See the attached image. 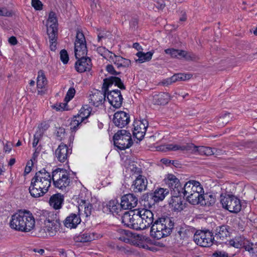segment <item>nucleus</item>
<instances>
[{
	"label": "nucleus",
	"instance_id": "nucleus-1",
	"mask_svg": "<svg viewBox=\"0 0 257 257\" xmlns=\"http://www.w3.org/2000/svg\"><path fill=\"white\" fill-rule=\"evenodd\" d=\"M138 213L141 218V229L144 230L151 225L150 234L152 237L160 239L169 236L172 233L175 224L173 218L162 216L155 219L152 211L145 208L138 210Z\"/></svg>",
	"mask_w": 257,
	"mask_h": 257
},
{
	"label": "nucleus",
	"instance_id": "nucleus-2",
	"mask_svg": "<svg viewBox=\"0 0 257 257\" xmlns=\"http://www.w3.org/2000/svg\"><path fill=\"white\" fill-rule=\"evenodd\" d=\"M87 51L85 36L83 33L78 31L75 41L74 52L77 59L75 64V68L79 73L89 71L91 69V60L86 57Z\"/></svg>",
	"mask_w": 257,
	"mask_h": 257
},
{
	"label": "nucleus",
	"instance_id": "nucleus-3",
	"mask_svg": "<svg viewBox=\"0 0 257 257\" xmlns=\"http://www.w3.org/2000/svg\"><path fill=\"white\" fill-rule=\"evenodd\" d=\"M52 176L45 169L36 173L32 178L29 191L31 195L34 198L43 196L51 186Z\"/></svg>",
	"mask_w": 257,
	"mask_h": 257
},
{
	"label": "nucleus",
	"instance_id": "nucleus-4",
	"mask_svg": "<svg viewBox=\"0 0 257 257\" xmlns=\"http://www.w3.org/2000/svg\"><path fill=\"white\" fill-rule=\"evenodd\" d=\"M10 226L18 231L28 232L34 228L35 219L30 211L20 210L12 216Z\"/></svg>",
	"mask_w": 257,
	"mask_h": 257
},
{
	"label": "nucleus",
	"instance_id": "nucleus-5",
	"mask_svg": "<svg viewBox=\"0 0 257 257\" xmlns=\"http://www.w3.org/2000/svg\"><path fill=\"white\" fill-rule=\"evenodd\" d=\"M52 178L54 186L61 190L66 191L71 182L66 170L59 168L52 172Z\"/></svg>",
	"mask_w": 257,
	"mask_h": 257
},
{
	"label": "nucleus",
	"instance_id": "nucleus-6",
	"mask_svg": "<svg viewBox=\"0 0 257 257\" xmlns=\"http://www.w3.org/2000/svg\"><path fill=\"white\" fill-rule=\"evenodd\" d=\"M114 146L120 150H124L129 148L133 144L131 135L125 130L117 131L113 137Z\"/></svg>",
	"mask_w": 257,
	"mask_h": 257
},
{
	"label": "nucleus",
	"instance_id": "nucleus-7",
	"mask_svg": "<svg viewBox=\"0 0 257 257\" xmlns=\"http://www.w3.org/2000/svg\"><path fill=\"white\" fill-rule=\"evenodd\" d=\"M140 216L137 210L125 212L121 216L122 223L125 226L136 230H142Z\"/></svg>",
	"mask_w": 257,
	"mask_h": 257
},
{
	"label": "nucleus",
	"instance_id": "nucleus-8",
	"mask_svg": "<svg viewBox=\"0 0 257 257\" xmlns=\"http://www.w3.org/2000/svg\"><path fill=\"white\" fill-rule=\"evenodd\" d=\"M204 192H197L195 194H191L185 196L188 201L193 204H200L202 205L210 206L214 203V199L211 195H206L203 194Z\"/></svg>",
	"mask_w": 257,
	"mask_h": 257
},
{
	"label": "nucleus",
	"instance_id": "nucleus-9",
	"mask_svg": "<svg viewBox=\"0 0 257 257\" xmlns=\"http://www.w3.org/2000/svg\"><path fill=\"white\" fill-rule=\"evenodd\" d=\"M220 201L223 207L230 212L237 213L241 209L240 200L234 195L224 196Z\"/></svg>",
	"mask_w": 257,
	"mask_h": 257
},
{
	"label": "nucleus",
	"instance_id": "nucleus-10",
	"mask_svg": "<svg viewBox=\"0 0 257 257\" xmlns=\"http://www.w3.org/2000/svg\"><path fill=\"white\" fill-rule=\"evenodd\" d=\"M193 239L197 244L202 247L210 246L214 242L212 233L209 231L197 230Z\"/></svg>",
	"mask_w": 257,
	"mask_h": 257
},
{
	"label": "nucleus",
	"instance_id": "nucleus-11",
	"mask_svg": "<svg viewBox=\"0 0 257 257\" xmlns=\"http://www.w3.org/2000/svg\"><path fill=\"white\" fill-rule=\"evenodd\" d=\"M148 125V121L145 119L135 120L134 122L133 136L138 140H142L146 134Z\"/></svg>",
	"mask_w": 257,
	"mask_h": 257
},
{
	"label": "nucleus",
	"instance_id": "nucleus-12",
	"mask_svg": "<svg viewBox=\"0 0 257 257\" xmlns=\"http://www.w3.org/2000/svg\"><path fill=\"white\" fill-rule=\"evenodd\" d=\"M169 193V190L167 189H164L163 188H158L153 193L150 194L148 195L147 199V200L145 201L148 202V205L149 207L155 204V202L162 201L165 198V196Z\"/></svg>",
	"mask_w": 257,
	"mask_h": 257
},
{
	"label": "nucleus",
	"instance_id": "nucleus-13",
	"mask_svg": "<svg viewBox=\"0 0 257 257\" xmlns=\"http://www.w3.org/2000/svg\"><path fill=\"white\" fill-rule=\"evenodd\" d=\"M165 52L173 58H184L187 61L194 60L195 59L194 54L183 50L169 48L166 49Z\"/></svg>",
	"mask_w": 257,
	"mask_h": 257
},
{
	"label": "nucleus",
	"instance_id": "nucleus-14",
	"mask_svg": "<svg viewBox=\"0 0 257 257\" xmlns=\"http://www.w3.org/2000/svg\"><path fill=\"white\" fill-rule=\"evenodd\" d=\"M106 93L108 101L113 107L116 108L121 107L123 97L119 90L115 89L109 92L108 90Z\"/></svg>",
	"mask_w": 257,
	"mask_h": 257
},
{
	"label": "nucleus",
	"instance_id": "nucleus-15",
	"mask_svg": "<svg viewBox=\"0 0 257 257\" xmlns=\"http://www.w3.org/2000/svg\"><path fill=\"white\" fill-rule=\"evenodd\" d=\"M197 192H204L203 189L199 182L191 180L184 185L181 193H182L185 196L188 194H195Z\"/></svg>",
	"mask_w": 257,
	"mask_h": 257
},
{
	"label": "nucleus",
	"instance_id": "nucleus-16",
	"mask_svg": "<svg viewBox=\"0 0 257 257\" xmlns=\"http://www.w3.org/2000/svg\"><path fill=\"white\" fill-rule=\"evenodd\" d=\"M112 121L116 126L124 127L130 121V115L123 111H117L113 115Z\"/></svg>",
	"mask_w": 257,
	"mask_h": 257
},
{
	"label": "nucleus",
	"instance_id": "nucleus-17",
	"mask_svg": "<svg viewBox=\"0 0 257 257\" xmlns=\"http://www.w3.org/2000/svg\"><path fill=\"white\" fill-rule=\"evenodd\" d=\"M229 227L227 225H221L216 227L213 238L214 242L221 243L227 240L229 236Z\"/></svg>",
	"mask_w": 257,
	"mask_h": 257
},
{
	"label": "nucleus",
	"instance_id": "nucleus-18",
	"mask_svg": "<svg viewBox=\"0 0 257 257\" xmlns=\"http://www.w3.org/2000/svg\"><path fill=\"white\" fill-rule=\"evenodd\" d=\"M165 183L173 190V194H180L182 191V187L180 184L179 180L173 174H168L164 179Z\"/></svg>",
	"mask_w": 257,
	"mask_h": 257
},
{
	"label": "nucleus",
	"instance_id": "nucleus-19",
	"mask_svg": "<svg viewBox=\"0 0 257 257\" xmlns=\"http://www.w3.org/2000/svg\"><path fill=\"white\" fill-rule=\"evenodd\" d=\"M71 153L72 150L69 149L66 145L61 143L55 151V158L58 162L64 163Z\"/></svg>",
	"mask_w": 257,
	"mask_h": 257
},
{
	"label": "nucleus",
	"instance_id": "nucleus-20",
	"mask_svg": "<svg viewBox=\"0 0 257 257\" xmlns=\"http://www.w3.org/2000/svg\"><path fill=\"white\" fill-rule=\"evenodd\" d=\"M138 198L133 194H127L121 197L120 206L123 209H132L138 204Z\"/></svg>",
	"mask_w": 257,
	"mask_h": 257
},
{
	"label": "nucleus",
	"instance_id": "nucleus-21",
	"mask_svg": "<svg viewBox=\"0 0 257 257\" xmlns=\"http://www.w3.org/2000/svg\"><path fill=\"white\" fill-rule=\"evenodd\" d=\"M60 227V223L57 220H50L47 219L44 221V227L43 233H45L50 236H53L56 234L59 230Z\"/></svg>",
	"mask_w": 257,
	"mask_h": 257
},
{
	"label": "nucleus",
	"instance_id": "nucleus-22",
	"mask_svg": "<svg viewBox=\"0 0 257 257\" xmlns=\"http://www.w3.org/2000/svg\"><path fill=\"white\" fill-rule=\"evenodd\" d=\"M181 194H173L169 201L170 207L174 211H181L185 207V203H183L184 198L181 197Z\"/></svg>",
	"mask_w": 257,
	"mask_h": 257
},
{
	"label": "nucleus",
	"instance_id": "nucleus-23",
	"mask_svg": "<svg viewBox=\"0 0 257 257\" xmlns=\"http://www.w3.org/2000/svg\"><path fill=\"white\" fill-rule=\"evenodd\" d=\"M107 52L110 54V55H108L110 61L112 62L118 69L128 67L131 65V61L129 59L124 58L120 56L116 55L109 51H107Z\"/></svg>",
	"mask_w": 257,
	"mask_h": 257
},
{
	"label": "nucleus",
	"instance_id": "nucleus-24",
	"mask_svg": "<svg viewBox=\"0 0 257 257\" xmlns=\"http://www.w3.org/2000/svg\"><path fill=\"white\" fill-rule=\"evenodd\" d=\"M148 181L146 178L139 175L133 182L131 189L135 193H141L146 190Z\"/></svg>",
	"mask_w": 257,
	"mask_h": 257
},
{
	"label": "nucleus",
	"instance_id": "nucleus-25",
	"mask_svg": "<svg viewBox=\"0 0 257 257\" xmlns=\"http://www.w3.org/2000/svg\"><path fill=\"white\" fill-rule=\"evenodd\" d=\"M104 92L96 91L89 96V103L96 107L102 104L105 100L107 90L103 89Z\"/></svg>",
	"mask_w": 257,
	"mask_h": 257
},
{
	"label": "nucleus",
	"instance_id": "nucleus-26",
	"mask_svg": "<svg viewBox=\"0 0 257 257\" xmlns=\"http://www.w3.org/2000/svg\"><path fill=\"white\" fill-rule=\"evenodd\" d=\"M114 84L122 90H125V87L120 78L116 76H111L103 80L102 89L108 91V87Z\"/></svg>",
	"mask_w": 257,
	"mask_h": 257
},
{
	"label": "nucleus",
	"instance_id": "nucleus-27",
	"mask_svg": "<svg viewBox=\"0 0 257 257\" xmlns=\"http://www.w3.org/2000/svg\"><path fill=\"white\" fill-rule=\"evenodd\" d=\"M47 33H58V21L56 14L50 12L47 22Z\"/></svg>",
	"mask_w": 257,
	"mask_h": 257
},
{
	"label": "nucleus",
	"instance_id": "nucleus-28",
	"mask_svg": "<svg viewBox=\"0 0 257 257\" xmlns=\"http://www.w3.org/2000/svg\"><path fill=\"white\" fill-rule=\"evenodd\" d=\"M102 236L100 234L96 232H85L81 233L77 237V241L86 242L99 239Z\"/></svg>",
	"mask_w": 257,
	"mask_h": 257
},
{
	"label": "nucleus",
	"instance_id": "nucleus-29",
	"mask_svg": "<svg viewBox=\"0 0 257 257\" xmlns=\"http://www.w3.org/2000/svg\"><path fill=\"white\" fill-rule=\"evenodd\" d=\"M81 219L79 215L71 213L67 217L64 222V225L70 228H75L80 223Z\"/></svg>",
	"mask_w": 257,
	"mask_h": 257
},
{
	"label": "nucleus",
	"instance_id": "nucleus-30",
	"mask_svg": "<svg viewBox=\"0 0 257 257\" xmlns=\"http://www.w3.org/2000/svg\"><path fill=\"white\" fill-rule=\"evenodd\" d=\"M64 201V196L61 193H56L51 196L49 199V204L54 209L57 210L62 207Z\"/></svg>",
	"mask_w": 257,
	"mask_h": 257
},
{
	"label": "nucleus",
	"instance_id": "nucleus-31",
	"mask_svg": "<svg viewBox=\"0 0 257 257\" xmlns=\"http://www.w3.org/2000/svg\"><path fill=\"white\" fill-rule=\"evenodd\" d=\"M170 100V96L168 93L160 92L153 96V102L155 104L164 105L167 104Z\"/></svg>",
	"mask_w": 257,
	"mask_h": 257
},
{
	"label": "nucleus",
	"instance_id": "nucleus-32",
	"mask_svg": "<svg viewBox=\"0 0 257 257\" xmlns=\"http://www.w3.org/2000/svg\"><path fill=\"white\" fill-rule=\"evenodd\" d=\"M190 147L189 145H180L177 144H166L159 147V149L161 151H178L180 150L182 151L185 150H189Z\"/></svg>",
	"mask_w": 257,
	"mask_h": 257
},
{
	"label": "nucleus",
	"instance_id": "nucleus-33",
	"mask_svg": "<svg viewBox=\"0 0 257 257\" xmlns=\"http://www.w3.org/2000/svg\"><path fill=\"white\" fill-rule=\"evenodd\" d=\"M47 84V80L43 71L41 70L38 72L37 77V86L39 94H43L45 91L43 90L45 88Z\"/></svg>",
	"mask_w": 257,
	"mask_h": 257
},
{
	"label": "nucleus",
	"instance_id": "nucleus-34",
	"mask_svg": "<svg viewBox=\"0 0 257 257\" xmlns=\"http://www.w3.org/2000/svg\"><path fill=\"white\" fill-rule=\"evenodd\" d=\"M248 240L243 236H239L229 240V244L235 248H243L245 249V246L248 243Z\"/></svg>",
	"mask_w": 257,
	"mask_h": 257
},
{
	"label": "nucleus",
	"instance_id": "nucleus-35",
	"mask_svg": "<svg viewBox=\"0 0 257 257\" xmlns=\"http://www.w3.org/2000/svg\"><path fill=\"white\" fill-rule=\"evenodd\" d=\"M154 52L149 51L147 53L142 52H138L136 55L138 57V59L136 60L137 62L142 63L146 61H149L151 60Z\"/></svg>",
	"mask_w": 257,
	"mask_h": 257
},
{
	"label": "nucleus",
	"instance_id": "nucleus-36",
	"mask_svg": "<svg viewBox=\"0 0 257 257\" xmlns=\"http://www.w3.org/2000/svg\"><path fill=\"white\" fill-rule=\"evenodd\" d=\"M133 233L128 231L122 230L121 231V235L118 237V239L125 243H130L133 239Z\"/></svg>",
	"mask_w": 257,
	"mask_h": 257
},
{
	"label": "nucleus",
	"instance_id": "nucleus-37",
	"mask_svg": "<svg viewBox=\"0 0 257 257\" xmlns=\"http://www.w3.org/2000/svg\"><path fill=\"white\" fill-rule=\"evenodd\" d=\"M119 206L120 204H119L117 200L115 199H113L109 201L106 204V207L112 213H116L117 214L118 212Z\"/></svg>",
	"mask_w": 257,
	"mask_h": 257
},
{
	"label": "nucleus",
	"instance_id": "nucleus-38",
	"mask_svg": "<svg viewBox=\"0 0 257 257\" xmlns=\"http://www.w3.org/2000/svg\"><path fill=\"white\" fill-rule=\"evenodd\" d=\"M83 121L77 115L74 116L70 123V128L72 132L77 131Z\"/></svg>",
	"mask_w": 257,
	"mask_h": 257
},
{
	"label": "nucleus",
	"instance_id": "nucleus-39",
	"mask_svg": "<svg viewBox=\"0 0 257 257\" xmlns=\"http://www.w3.org/2000/svg\"><path fill=\"white\" fill-rule=\"evenodd\" d=\"M245 250L247 251L252 256H257V243H253L249 240L245 246Z\"/></svg>",
	"mask_w": 257,
	"mask_h": 257
},
{
	"label": "nucleus",
	"instance_id": "nucleus-40",
	"mask_svg": "<svg viewBox=\"0 0 257 257\" xmlns=\"http://www.w3.org/2000/svg\"><path fill=\"white\" fill-rule=\"evenodd\" d=\"M50 39V48L51 51H55L57 47V39L58 33H47Z\"/></svg>",
	"mask_w": 257,
	"mask_h": 257
},
{
	"label": "nucleus",
	"instance_id": "nucleus-41",
	"mask_svg": "<svg viewBox=\"0 0 257 257\" xmlns=\"http://www.w3.org/2000/svg\"><path fill=\"white\" fill-rule=\"evenodd\" d=\"M90 112L91 110L90 107L87 106V108H85V107H83L80 110L77 116L80 117V118L84 121L90 115Z\"/></svg>",
	"mask_w": 257,
	"mask_h": 257
},
{
	"label": "nucleus",
	"instance_id": "nucleus-42",
	"mask_svg": "<svg viewBox=\"0 0 257 257\" xmlns=\"http://www.w3.org/2000/svg\"><path fill=\"white\" fill-rule=\"evenodd\" d=\"M199 151L200 154L206 156H210L213 155L216 151L215 149L211 148L208 147L201 146L199 147Z\"/></svg>",
	"mask_w": 257,
	"mask_h": 257
},
{
	"label": "nucleus",
	"instance_id": "nucleus-43",
	"mask_svg": "<svg viewBox=\"0 0 257 257\" xmlns=\"http://www.w3.org/2000/svg\"><path fill=\"white\" fill-rule=\"evenodd\" d=\"M191 76V74H176L171 77V78L173 83H174L178 81L189 79Z\"/></svg>",
	"mask_w": 257,
	"mask_h": 257
},
{
	"label": "nucleus",
	"instance_id": "nucleus-44",
	"mask_svg": "<svg viewBox=\"0 0 257 257\" xmlns=\"http://www.w3.org/2000/svg\"><path fill=\"white\" fill-rule=\"evenodd\" d=\"M82 202H83L84 204V213L86 216L88 217L91 215H93L95 212V209L93 207V205L90 203L85 204L86 202L83 200H82Z\"/></svg>",
	"mask_w": 257,
	"mask_h": 257
},
{
	"label": "nucleus",
	"instance_id": "nucleus-45",
	"mask_svg": "<svg viewBox=\"0 0 257 257\" xmlns=\"http://www.w3.org/2000/svg\"><path fill=\"white\" fill-rule=\"evenodd\" d=\"M231 118V117H230V114L229 113H224L220 116L218 119L219 124L224 125L227 123Z\"/></svg>",
	"mask_w": 257,
	"mask_h": 257
},
{
	"label": "nucleus",
	"instance_id": "nucleus-46",
	"mask_svg": "<svg viewBox=\"0 0 257 257\" xmlns=\"http://www.w3.org/2000/svg\"><path fill=\"white\" fill-rule=\"evenodd\" d=\"M60 59L63 64H66L69 61V56L65 49L62 50L60 52Z\"/></svg>",
	"mask_w": 257,
	"mask_h": 257
},
{
	"label": "nucleus",
	"instance_id": "nucleus-47",
	"mask_svg": "<svg viewBox=\"0 0 257 257\" xmlns=\"http://www.w3.org/2000/svg\"><path fill=\"white\" fill-rule=\"evenodd\" d=\"M75 94V90L73 87L70 88L65 97V100L68 101L73 98Z\"/></svg>",
	"mask_w": 257,
	"mask_h": 257
},
{
	"label": "nucleus",
	"instance_id": "nucleus-48",
	"mask_svg": "<svg viewBox=\"0 0 257 257\" xmlns=\"http://www.w3.org/2000/svg\"><path fill=\"white\" fill-rule=\"evenodd\" d=\"M106 71L110 74L113 75H117L120 74V72L116 71L114 67L111 65H107L106 67Z\"/></svg>",
	"mask_w": 257,
	"mask_h": 257
},
{
	"label": "nucleus",
	"instance_id": "nucleus-49",
	"mask_svg": "<svg viewBox=\"0 0 257 257\" xmlns=\"http://www.w3.org/2000/svg\"><path fill=\"white\" fill-rule=\"evenodd\" d=\"M32 6L36 10H41L43 8V4L40 0H32Z\"/></svg>",
	"mask_w": 257,
	"mask_h": 257
},
{
	"label": "nucleus",
	"instance_id": "nucleus-50",
	"mask_svg": "<svg viewBox=\"0 0 257 257\" xmlns=\"http://www.w3.org/2000/svg\"><path fill=\"white\" fill-rule=\"evenodd\" d=\"M130 169L132 172L135 174H139V175L142 173L141 168L138 167L136 165L133 164L130 165Z\"/></svg>",
	"mask_w": 257,
	"mask_h": 257
},
{
	"label": "nucleus",
	"instance_id": "nucleus-51",
	"mask_svg": "<svg viewBox=\"0 0 257 257\" xmlns=\"http://www.w3.org/2000/svg\"><path fill=\"white\" fill-rule=\"evenodd\" d=\"M213 257H228V254L221 251H216L214 252L212 254Z\"/></svg>",
	"mask_w": 257,
	"mask_h": 257
},
{
	"label": "nucleus",
	"instance_id": "nucleus-52",
	"mask_svg": "<svg viewBox=\"0 0 257 257\" xmlns=\"http://www.w3.org/2000/svg\"><path fill=\"white\" fill-rule=\"evenodd\" d=\"M33 163L32 161H31V162H28L27 163V165L25 167V171H24V174L25 175L28 174L31 171L32 166H33Z\"/></svg>",
	"mask_w": 257,
	"mask_h": 257
},
{
	"label": "nucleus",
	"instance_id": "nucleus-53",
	"mask_svg": "<svg viewBox=\"0 0 257 257\" xmlns=\"http://www.w3.org/2000/svg\"><path fill=\"white\" fill-rule=\"evenodd\" d=\"M66 105L67 104L66 103H60L54 105L53 108H55L57 111L64 110Z\"/></svg>",
	"mask_w": 257,
	"mask_h": 257
},
{
	"label": "nucleus",
	"instance_id": "nucleus-54",
	"mask_svg": "<svg viewBox=\"0 0 257 257\" xmlns=\"http://www.w3.org/2000/svg\"><path fill=\"white\" fill-rule=\"evenodd\" d=\"M9 42L12 45H15L17 44L18 41L15 37L12 36L9 38Z\"/></svg>",
	"mask_w": 257,
	"mask_h": 257
},
{
	"label": "nucleus",
	"instance_id": "nucleus-55",
	"mask_svg": "<svg viewBox=\"0 0 257 257\" xmlns=\"http://www.w3.org/2000/svg\"><path fill=\"white\" fill-rule=\"evenodd\" d=\"M162 83L164 85H169L173 83L171 77L163 80L162 81Z\"/></svg>",
	"mask_w": 257,
	"mask_h": 257
},
{
	"label": "nucleus",
	"instance_id": "nucleus-56",
	"mask_svg": "<svg viewBox=\"0 0 257 257\" xmlns=\"http://www.w3.org/2000/svg\"><path fill=\"white\" fill-rule=\"evenodd\" d=\"M39 141V137L37 134H35L34 137V140L33 142V147H36Z\"/></svg>",
	"mask_w": 257,
	"mask_h": 257
},
{
	"label": "nucleus",
	"instance_id": "nucleus-57",
	"mask_svg": "<svg viewBox=\"0 0 257 257\" xmlns=\"http://www.w3.org/2000/svg\"><path fill=\"white\" fill-rule=\"evenodd\" d=\"M185 230H184L183 228L180 229V230L178 231L177 233L179 235L180 239H184L185 237Z\"/></svg>",
	"mask_w": 257,
	"mask_h": 257
},
{
	"label": "nucleus",
	"instance_id": "nucleus-58",
	"mask_svg": "<svg viewBox=\"0 0 257 257\" xmlns=\"http://www.w3.org/2000/svg\"><path fill=\"white\" fill-rule=\"evenodd\" d=\"M10 15V13H9L6 9H0V16H8Z\"/></svg>",
	"mask_w": 257,
	"mask_h": 257
},
{
	"label": "nucleus",
	"instance_id": "nucleus-59",
	"mask_svg": "<svg viewBox=\"0 0 257 257\" xmlns=\"http://www.w3.org/2000/svg\"><path fill=\"white\" fill-rule=\"evenodd\" d=\"M133 48H134L135 49H136L138 51H140V50H142L143 49L142 46L138 43H134V44H133Z\"/></svg>",
	"mask_w": 257,
	"mask_h": 257
},
{
	"label": "nucleus",
	"instance_id": "nucleus-60",
	"mask_svg": "<svg viewBox=\"0 0 257 257\" xmlns=\"http://www.w3.org/2000/svg\"><path fill=\"white\" fill-rule=\"evenodd\" d=\"M161 162L165 165H168L171 163V160H169L167 159H162Z\"/></svg>",
	"mask_w": 257,
	"mask_h": 257
},
{
	"label": "nucleus",
	"instance_id": "nucleus-61",
	"mask_svg": "<svg viewBox=\"0 0 257 257\" xmlns=\"http://www.w3.org/2000/svg\"><path fill=\"white\" fill-rule=\"evenodd\" d=\"M15 162H16L15 159L14 158H12L10 159V160L9 162V165L10 166H12L15 163Z\"/></svg>",
	"mask_w": 257,
	"mask_h": 257
},
{
	"label": "nucleus",
	"instance_id": "nucleus-62",
	"mask_svg": "<svg viewBox=\"0 0 257 257\" xmlns=\"http://www.w3.org/2000/svg\"><path fill=\"white\" fill-rule=\"evenodd\" d=\"M34 250L35 252H38V253H39L41 254H43V253L44 252V250L43 249H35Z\"/></svg>",
	"mask_w": 257,
	"mask_h": 257
},
{
	"label": "nucleus",
	"instance_id": "nucleus-63",
	"mask_svg": "<svg viewBox=\"0 0 257 257\" xmlns=\"http://www.w3.org/2000/svg\"><path fill=\"white\" fill-rule=\"evenodd\" d=\"M5 171V168L3 166H2L1 167H0V175L2 174L3 172Z\"/></svg>",
	"mask_w": 257,
	"mask_h": 257
},
{
	"label": "nucleus",
	"instance_id": "nucleus-64",
	"mask_svg": "<svg viewBox=\"0 0 257 257\" xmlns=\"http://www.w3.org/2000/svg\"><path fill=\"white\" fill-rule=\"evenodd\" d=\"M35 81L34 80H31L30 83H29V84L30 86H34V84H35Z\"/></svg>",
	"mask_w": 257,
	"mask_h": 257
}]
</instances>
